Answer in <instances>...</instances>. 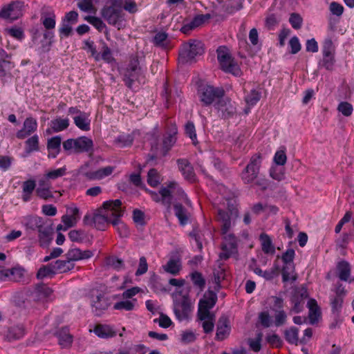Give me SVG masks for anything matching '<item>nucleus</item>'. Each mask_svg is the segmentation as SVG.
I'll return each mask as SVG.
<instances>
[{
    "label": "nucleus",
    "mask_w": 354,
    "mask_h": 354,
    "mask_svg": "<svg viewBox=\"0 0 354 354\" xmlns=\"http://www.w3.org/2000/svg\"><path fill=\"white\" fill-rule=\"evenodd\" d=\"M124 210L122 207V202L119 199L108 201L103 203L102 207L98 209V212L93 217V223L96 229L105 230L114 216H122Z\"/></svg>",
    "instance_id": "2"
},
{
    "label": "nucleus",
    "mask_w": 354,
    "mask_h": 354,
    "mask_svg": "<svg viewBox=\"0 0 354 354\" xmlns=\"http://www.w3.org/2000/svg\"><path fill=\"white\" fill-rule=\"evenodd\" d=\"M204 53V45L199 40H190L183 45L179 51V62L183 64L192 62L196 56Z\"/></svg>",
    "instance_id": "5"
},
{
    "label": "nucleus",
    "mask_w": 354,
    "mask_h": 354,
    "mask_svg": "<svg viewBox=\"0 0 354 354\" xmlns=\"http://www.w3.org/2000/svg\"><path fill=\"white\" fill-rule=\"evenodd\" d=\"M185 134L192 140V143L196 145L198 141L194 123L192 122H187L185 127Z\"/></svg>",
    "instance_id": "52"
},
{
    "label": "nucleus",
    "mask_w": 354,
    "mask_h": 354,
    "mask_svg": "<svg viewBox=\"0 0 354 354\" xmlns=\"http://www.w3.org/2000/svg\"><path fill=\"white\" fill-rule=\"evenodd\" d=\"M151 197L156 203L161 202L163 205L170 207V201H169L167 196L164 197L162 192V187L159 190V193L155 192H150Z\"/></svg>",
    "instance_id": "53"
},
{
    "label": "nucleus",
    "mask_w": 354,
    "mask_h": 354,
    "mask_svg": "<svg viewBox=\"0 0 354 354\" xmlns=\"http://www.w3.org/2000/svg\"><path fill=\"white\" fill-rule=\"evenodd\" d=\"M216 299V295L214 292L209 291L208 295H205L204 298L200 301L199 306L211 309L215 305Z\"/></svg>",
    "instance_id": "43"
},
{
    "label": "nucleus",
    "mask_w": 354,
    "mask_h": 354,
    "mask_svg": "<svg viewBox=\"0 0 354 354\" xmlns=\"http://www.w3.org/2000/svg\"><path fill=\"white\" fill-rule=\"evenodd\" d=\"M198 97L203 106L214 104L225 95V91L220 87H214L209 84H201L198 86Z\"/></svg>",
    "instance_id": "4"
},
{
    "label": "nucleus",
    "mask_w": 354,
    "mask_h": 354,
    "mask_svg": "<svg viewBox=\"0 0 354 354\" xmlns=\"http://www.w3.org/2000/svg\"><path fill=\"white\" fill-rule=\"evenodd\" d=\"M40 20L46 29L53 30L55 28L56 21L54 14L49 15H42Z\"/></svg>",
    "instance_id": "48"
},
{
    "label": "nucleus",
    "mask_w": 354,
    "mask_h": 354,
    "mask_svg": "<svg viewBox=\"0 0 354 354\" xmlns=\"http://www.w3.org/2000/svg\"><path fill=\"white\" fill-rule=\"evenodd\" d=\"M93 253L89 250L82 251L79 248H75L70 249L66 254V258L70 261H74L87 259L93 257Z\"/></svg>",
    "instance_id": "23"
},
{
    "label": "nucleus",
    "mask_w": 354,
    "mask_h": 354,
    "mask_svg": "<svg viewBox=\"0 0 354 354\" xmlns=\"http://www.w3.org/2000/svg\"><path fill=\"white\" fill-rule=\"evenodd\" d=\"M94 332L101 338H109L116 335L115 331L108 325H97L94 328Z\"/></svg>",
    "instance_id": "34"
},
{
    "label": "nucleus",
    "mask_w": 354,
    "mask_h": 354,
    "mask_svg": "<svg viewBox=\"0 0 354 354\" xmlns=\"http://www.w3.org/2000/svg\"><path fill=\"white\" fill-rule=\"evenodd\" d=\"M286 340L291 344L297 345L300 344L299 339V329L295 326H292L284 331Z\"/></svg>",
    "instance_id": "38"
},
{
    "label": "nucleus",
    "mask_w": 354,
    "mask_h": 354,
    "mask_svg": "<svg viewBox=\"0 0 354 354\" xmlns=\"http://www.w3.org/2000/svg\"><path fill=\"white\" fill-rule=\"evenodd\" d=\"M174 214L178 218L181 225L187 224L189 220L190 214L187 209L179 203L174 204Z\"/></svg>",
    "instance_id": "26"
},
{
    "label": "nucleus",
    "mask_w": 354,
    "mask_h": 354,
    "mask_svg": "<svg viewBox=\"0 0 354 354\" xmlns=\"http://www.w3.org/2000/svg\"><path fill=\"white\" fill-rule=\"evenodd\" d=\"M162 268L167 273L176 276L182 269L181 261L179 259L171 258L162 266Z\"/></svg>",
    "instance_id": "29"
},
{
    "label": "nucleus",
    "mask_w": 354,
    "mask_h": 354,
    "mask_svg": "<svg viewBox=\"0 0 354 354\" xmlns=\"http://www.w3.org/2000/svg\"><path fill=\"white\" fill-rule=\"evenodd\" d=\"M177 133V129L175 126L172 127L169 132H167L164 136L162 145L160 149V153L165 156L167 152L171 149L176 141V135Z\"/></svg>",
    "instance_id": "18"
},
{
    "label": "nucleus",
    "mask_w": 354,
    "mask_h": 354,
    "mask_svg": "<svg viewBox=\"0 0 354 354\" xmlns=\"http://www.w3.org/2000/svg\"><path fill=\"white\" fill-rule=\"evenodd\" d=\"M211 16L209 14L205 15H198L194 17V19L191 21L192 25L194 26L195 28L202 26L206 21H207L210 19Z\"/></svg>",
    "instance_id": "63"
},
{
    "label": "nucleus",
    "mask_w": 354,
    "mask_h": 354,
    "mask_svg": "<svg viewBox=\"0 0 354 354\" xmlns=\"http://www.w3.org/2000/svg\"><path fill=\"white\" fill-rule=\"evenodd\" d=\"M32 295L37 301H48L51 299L53 290L46 284L39 283L35 286Z\"/></svg>",
    "instance_id": "21"
},
{
    "label": "nucleus",
    "mask_w": 354,
    "mask_h": 354,
    "mask_svg": "<svg viewBox=\"0 0 354 354\" xmlns=\"http://www.w3.org/2000/svg\"><path fill=\"white\" fill-rule=\"evenodd\" d=\"M53 265L55 273L66 272L71 270L75 267V263L67 259L66 260H57L53 263Z\"/></svg>",
    "instance_id": "33"
},
{
    "label": "nucleus",
    "mask_w": 354,
    "mask_h": 354,
    "mask_svg": "<svg viewBox=\"0 0 354 354\" xmlns=\"http://www.w3.org/2000/svg\"><path fill=\"white\" fill-rule=\"evenodd\" d=\"M22 196L21 198L24 202H28L31 200L32 194L36 188V182L35 180L29 179L24 181L21 185Z\"/></svg>",
    "instance_id": "28"
},
{
    "label": "nucleus",
    "mask_w": 354,
    "mask_h": 354,
    "mask_svg": "<svg viewBox=\"0 0 354 354\" xmlns=\"http://www.w3.org/2000/svg\"><path fill=\"white\" fill-rule=\"evenodd\" d=\"M334 62V55H323V59L320 61L319 65L328 71H332Z\"/></svg>",
    "instance_id": "56"
},
{
    "label": "nucleus",
    "mask_w": 354,
    "mask_h": 354,
    "mask_svg": "<svg viewBox=\"0 0 354 354\" xmlns=\"http://www.w3.org/2000/svg\"><path fill=\"white\" fill-rule=\"evenodd\" d=\"M93 147L91 139L84 136L76 138L75 153L91 152Z\"/></svg>",
    "instance_id": "25"
},
{
    "label": "nucleus",
    "mask_w": 354,
    "mask_h": 354,
    "mask_svg": "<svg viewBox=\"0 0 354 354\" xmlns=\"http://www.w3.org/2000/svg\"><path fill=\"white\" fill-rule=\"evenodd\" d=\"M134 140L132 133H122L119 135L114 140V144L118 147H127L132 145Z\"/></svg>",
    "instance_id": "35"
},
{
    "label": "nucleus",
    "mask_w": 354,
    "mask_h": 354,
    "mask_svg": "<svg viewBox=\"0 0 354 354\" xmlns=\"http://www.w3.org/2000/svg\"><path fill=\"white\" fill-rule=\"evenodd\" d=\"M179 170L181 171L185 179L189 182H194L196 180V175L190 162L187 159H178L177 160Z\"/></svg>",
    "instance_id": "22"
},
{
    "label": "nucleus",
    "mask_w": 354,
    "mask_h": 354,
    "mask_svg": "<svg viewBox=\"0 0 354 354\" xmlns=\"http://www.w3.org/2000/svg\"><path fill=\"white\" fill-rule=\"evenodd\" d=\"M248 268L250 270L252 271L257 275L263 277L267 281L272 280L276 276L279 274L278 266L276 265L271 269L263 271L259 267V266L257 264V261L254 259H252Z\"/></svg>",
    "instance_id": "14"
},
{
    "label": "nucleus",
    "mask_w": 354,
    "mask_h": 354,
    "mask_svg": "<svg viewBox=\"0 0 354 354\" xmlns=\"http://www.w3.org/2000/svg\"><path fill=\"white\" fill-rule=\"evenodd\" d=\"M244 0H230L224 6V11L228 14H232L243 8Z\"/></svg>",
    "instance_id": "44"
},
{
    "label": "nucleus",
    "mask_w": 354,
    "mask_h": 354,
    "mask_svg": "<svg viewBox=\"0 0 354 354\" xmlns=\"http://www.w3.org/2000/svg\"><path fill=\"white\" fill-rule=\"evenodd\" d=\"M37 232L39 245L41 248L47 247L52 240L53 227L47 222Z\"/></svg>",
    "instance_id": "20"
},
{
    "label": "nucleus",
    "mask_w": 354,
    "mask_h": 354,
    "mask_svg": "<svg viewBox=\"0 0 354 354\" xmlns=\"http://www.w3.org/2000/svg\"><path fill=\"white\" fill-rule=\"evenodd\" d=\"M15 67V64L9 60L0 61V78L3 80L6 77H10L11 71Z\"/></svg>",
    "instance_id": "40"
},
{
    "label": "nucleus",
    "mask_w": 354,
    "mask_h": 354,
    "mask_svg": "<svg viewBox=\"0 0 354 354\" xmlns=\"http://www.w3.org/2000/svg\"><path fill=\"white\" fill-rule=\"evenodd\" d=\"M136 299L124 300L117 302L114 304L113 308L115 310H124L127 311L132 310L134 308Z\"/></svg>",
    "instance_id": "49"
},
{
    "label": "nucleus",
    "mask_w": 354,
    "mask_h": 354,
    "mask_svg": "<svg viewBox=\"0 0 354 354\" xmlns=\"http://www.w3.org/2000/svg\"><path fill=\"white\" fill-rule=\"evenodd\" d=\"M141 71L138 58L131 59L124 76V81L126 86L131 88L133 83L136 81Z\"/></svg>",
    "instance_id": "12"
},
{
    "label": "nucleus",
    "mask_w": 354,
    "mask_h": 354,
    "mask_svg": "<svg viewBox=\"0 0 354 354\" xmlns=\"http://www.w3.org/2000/svg\"><path fill=\"white\" fill-rule=\"evenodd\" d=\"M217 57L223 71L235 76L241 75V71L239 65L234 62L225 47H219L217 49Z\"/></svg>",
    "instance_id": "7"
},
{
    "label": "nucleus",
    "mask_w": 354,
    "mask_h": 354,
    "mask_svg": "<svg viewBox=\"0 0 354 354\" xmlns=\"http://www.w3.org/2000/svg\"><path fill=\"white\" fill-rule=\"evenodd\" d=\"M91 302L93 312L96 315L102 314L110 305L109 299L104 294L98 292L96 295L92 294Z\"/></svg>",
    "instance_id": "13"
},
{
    "label": "nucleus",
    "mask_w": 354,
    "mask_h": 354,
    "mask_svg": "<svg viewBox=\"0 0 354 354\" xmlns=\"http://www.w3.org/2000/svg\"><path fill=\"white\" fill-rule=\"evenodd\" d=\"M259 239L261 243L262 250L264 253L274 254L275 252V248L272 245V242L270 236L265 233H262L260 235Z\"/></svg>",
    "instance_id": "36"
},
{
    "label": "nucleus",
    "mask_w": 354,
    "mask_h": 354,
    "mask_svg": "<svg viewBox=\"0 0 354 354\" xmlns=\"http://www.w3.org/2000/svg\"><path fill=\"white\" fill-rule=\"evenodd\" d=\"M37 129V122L36 119L32 117H28L24 120L23 128L17 132L16 136L18 139L22 140L30 136Z\"/></svg>",
    "instance_id": "16"
},
{
    "label": "nucleus",
    "mask_w": 354,
    "mask_h": 354,
    "mask_svg": "<svg viewBox=\"0 0 354 354\" xmlns=\"http://www.w3.org/2000/svg\"><path fill=\"white\" fill-rule=\"evenodd\" d=\"M66 174V167H63L57 169L50 170L46 172L45 174L47 178L50 180H55L58 178L64 176Z\"/></svg>",
    "instance_id": "61"
},
{
    "label": "nucleus",
    "mask_w": 354,
    "mask_h": 354,
    "mask_svg": "<svg viewBox=\"0 0 354 354\" xmlns=\"http://www.w3.org/2000/svg\"><path fill=\"white\" fill-rule=\"evenodd\" d=\"M230 331L229 318L225 315L220 317L216 326V340L223 341L225 339L230 335Z\"/></svg>",
    "instance_id": "15"
},
{
    "label": "nucleus",
    "mask_w": 354,
    "mask_h": 354,
    "mask_svg": "<svg viewBox=\"0 0 354 354\" xmlns=\"http://www.w3.org/2000/svg\"><path fill=\"white\" fill-rule=\"evenodd\" d=\"M10 281H19L24 275V270L21 268H12L9 269Z\"/></svg>",
    "instance_id": "55"
},
{
    "label": "nucleus",
    "mask_w": 354,
    "mask_h": 354,
    "mask_svg": "<svg viewBox=\"0 0 354 354\" xmlns=\"http://www.w3.org/2000/svg\"><path fill=\"white\" fill-rule=\"evenodd\" d=\"M102 17L109 24L116 27L118 30L124 27V12L120 7L115 3L104 6L101 10Z\"/></svg>",
    "instance_id": "6"
},
{
    "label": "nucleus",
    "mask_w": 354,
    "mask_h": 354,
    "mask_svg": "<svg viewBox=\"0 0 354 354\" xmlns=\"http://www.w3.org/2000/svg\"><path fill=\"white\" fill-rule=\"evenodd\" d=\"M214 106L218 111L219 116L223 119H228L233 117L236 113V108L234 102L229 97H222L214 104Z\"/></svg>",
    "instance_id": "9"
},
{
    "label": "nucleus",
    "mask_w": 354,
    "mask_h": 354,
    "mask_svg": "<svg viewBox=\"0 0 354 354\" xmlns=\"http://www.w3.org/2000/svg\"><path fill=\"white\" fill-rule=\"evenodd\" d=\"M54 335L58 339V344L62 348H68L72 346L73 336L70 333L68 327L57 329Z\"/></svg>",
    "instance_id": "17"
},
{
    "label": "nucleus",
    "mask_w": 354,
    "mask_h": 354,
    "mask_svg": "<svg viewBox=\"0 0 354 354\" xmlns=\"http://www.w3.org/2000/svg\"><path fill=\"white\" fill-rule=\"evenodd\" d=\"M106 263L107 266L119 270L124 266L122 260L119 259L115 257H109L106 259Z\"/></svg>",
    "instance_id": "62"
},
{
    "label": "nucleus",
    "mask_w": 354,
    "mask_h": 354,
    "mask_svg": "<svg viewBox=\"0 0 354 354\" xmlns=\"http://www.w3.org/2000/svg\"><path fill=\"white\" fill-rule=\"evenodd\" d=\"M69 126L68 118H57L50 121V127L53 132H59L66 129Z\"/></svg>",
    "instance_id": "39"
},
{
    "label": "nucleus",
    "mask_w": 354,
    "mask_h": 354,
    "mask_svg": "<svg viewBox=\"0 0 354 354\" xmlns=\"http://www.w3.org/2000/svg\"><path fill=\"white\" fill-rule=\"evenodd\" d=\"M191 279L195 286L203 290L205 286V281L201 273L195 271L191 274Z\"/></svg>",
    "instance_id": "58"
},
{
    "label": "nucleus",
    "mask_w": 354,
    "mask_h": 354,
    "mask_svg": "<svg viewBox=\"0 0 354 354\" xmlns=\"http://www.w3.org/2000/svg\"><path fill=\"white\" fill-rule=\"evenodd\" d=\"M230 214L222 209H218L216 220L220 223L221 233L223 235V241L221 245V252L219 254L221 259L227 260L237 251V239L234 234L228 233L232 221L238 216V210L236 207L230 209Z\"/></svg>",
    "instance_id": "1"
},
{
    "label": "nucleus",
    "mask_w": 354,
    "mask_h": 354,
    "mask_svg": "<svg viewBox=\"0 0 354 354\" xmlns=\"http://www.w3.org/2000/svg\"><path fill=\"white\" fill-rule=\"evenodd\" d=\"M121 216H114L111 220V224L115 227L122 237H127L129 234V230L127 225L120 220Z\"/></svg>",
    "instance_id": "37"
},
{
    "label": "nucleus",
    "mask_w": 354,
    "mask_h": 354,
    "mask_svg": "<svg viewBox=\"0 0 354 354\" xmlns=\"http://www.w3.org/2000/svg\"><path fill=\"white\" fill-rule=\"evenodd\" d=\"M39 150V137L37 135H34L28 138L25 142V151L26 153L30 154L34 151Z\"/></svg>",
    "instance_id": "41"
},
{
    "label": "nucleus",
    "mask_w": 354,
    "mask_h": 354,
    "mask_svg": "<svg viewBox=\"0 0 354 354\" xmlns=\"http://www.w3.org/2000/svg\"><path fill=\"white\" fill-rule=\"evenodd\" d=\"M295 250L293 249H288L282 255V261L286 264L282 269L283 281H286L290 279V272L288 270L292 269V262L295 257Z\"/></svg>",
    "instance_id": "19"
},
{
    "label": "nucleus",
    "mask_w": 354,
    "mask_h": 354,
    "mask_svg": "<svg viewBox=\"0 0 354 354\" xmlns=\"http://www.w3.org/2000/svg\"><path fill=\"white\" fill-rule=\"evenodd\" d=\"M309 309L308 317L311 324H315L320 316V310L315 299H310L307 304Z\"/></svg>",
    "instance_id": "32"
},
{
    "label": "nucleus",
    "mask_w": 354,
    "mask_h": 354,
    "mask_svg": "<svg viewBox=\"0 0 354 354\" xmlns=\"http://www.w3.org/2000/svg\"><path fill=\"white\" fill-rule=\"evenodd\" d=\"M261 93L259 91L252 89L250 93L245 97V102L249 106H254L261 99Z\"/></svg>",
    "instance_id": "50"
},
{
    "label": "nucleus",
    "mask_w": 354,
    "mask_h": 354,
    "mask_svg": "<svg viewBox=\"0 0 354 354\" xmlns=\"http://www.w3.org/2000/svg\"><path fill=\"white\" fill-rule=\"evenodd\" d=\"M68 238L73 242L82 243L87 238V234L82 230H73L69 232Z\"/></svg>",
    "instance_id": "46"
},
{
    "label": "nucleus",
    "mask_w": 354,
    "mask_h": 354,
    "mask_svg": "<svg viewBox=\"0 0 354 354\" xmlns=\"http://www.w3.org/2000/svg\"><path fill=\"white\" fill-rule=\"evenodd\" d=\"M55 274V271L53 268V263H50L48 266H43L41 267L37 273V278L39 279H42L45 277H52Z\"/></svg>",
    "instance_id": "47"
},
{
    "label": "nucleus",
    "mask_w": 354,
    "mask_h": 354,
    "mask_svg": "<svg viewBox=\"0 0 354 354\" xmlns=\"http://www.w3.org/2000/svg\"><path fill=\"white\" fill-rule=\"evenodd\" d=\"M167 34L159 32L153 37V44L156 46L166 48L167 46Z\"/></svg>",
    "instance_id": "54"
},
{
    "label": "nucleus",
    "mask_w": 354,
    "mask_h": 354,
    "mask_svg": "<svg viewBox=\"0 0 354 354\" xmlns=\"http://www.w3.org/2000/svg\"><path fill=\"white\" fill-rule=\"evenodd\" d=\"M161 177L156 169H151L147 175V183L151 187H157L161 183Z\"/></svg>",
    "instance_id": "45"
},
{
    "label": "nucleus",
    "mask_w": 354,
    "mask_h": 354,
    "mask_svg": "<svg viewBox=\"0 0 354 354\" xmlns=\"http://www.w3.org/2000/svg\"><path fill=\"white\" fill-rule=\"evenodd\" d=\"M337 110L341 112L344 116L348 117L353 113V106L347 102H342L339 104Z\"/></svg>",
    "instance_id": "64"
},
{
    "label": "nucleus",
    "mask_w": 354,
    "mask_h": 354,
    "mask_svg": "<svg viewBox=\"0 0 354 354\" xmlns=\"http://www.w3.org/2000/svg\"><path fill=\"white\" fill-rule=\"evenodd\" d=\"M24 3L21 1H12L4 6L0 11V18L14 21L22 16Z\"/></svg>",
    "instance_id": "11"
},
{
    "label": "nucleus",
    "mask_w": 354,
    "mask_h": 354,
    "mask_svg": "<svg viewBox=\"0 0 354 354\" xmlns=\"http://www.w3.org/2000/svg\"><path fill=\"white\" fill-rule=\"evenodd\" d=\"M343 301V298L335 296L330 298V305L332 311L334 314H336V315H338L339 313L340 312L342 308Z\"/></svg>",
    "instance_id": "57"
},
{
    "label": "nucleus",
    "mask_w": 354,
    "mask_h": 354,
    "mask_svg": "<svg viewBox=\"0 0 354 354\" xmlns=\"http://www.w3.org/2000/svg\"><path fill=\"white\" fill-rule=\"evenodd\" d=\"M25 335V328L23 325H15L8 328L5 335L6 339L9 342L18 340Z\"/></svg>",
    "instance_id": "24"
},
{
    "label": "nucleus",
    "mask_w": 354,
    "mask_h": 354,
    "mask_svg": "<svg viewBox=\"0 0 354 354\" xmlns=\"http://www.w3.org/2000/svg\"><path fill=\"white\" fill-rule=\"evenodd\" d=\"M84 19L93 25L100 32H102L104 28H106V24L99 17L86 16Z\"/></svg>",
    "instance_id": "51"
},
{
    "label": "nucleus",
    "mask_w": 354,
    "mask_h": 354,
    "mask_svg": "<svg viewBox=\"0 0 354 354\" xmlns=\"http://www.w3.org/2000/svg\"><path fill=\"white\" fill-rule=\"evenodd\" d=\"M74 123L82 131H88L90 129V120L84 113L74 117Z\"/></svg>",
    "instance_id": "42"
},
{
    "label": "nucleus",
    "mask_w": 354,
    "mask_h": 354,
    "mask_svg": "<svg viewBox=\"0 0 354 354\" xmlns=\"http://www.w3.org/2000/svg\"><path fill=\"white\" fill-rule=\"evenodd\" d=\"M162 192L163 196H167L169 201H170V205L173 201L187 202L188 201L185 192L176 181L165 183L162 186Z\"/></svg>",
    "instance_id": "8"
},
{
    "label": "nucleus",
    "mask_w": 354,
    "mask_h": 354,
    "mask_svg": "<svg viewBox=\"0 0 354 354\" xmlns=\"http://www.w3.org/2000/svg\"><path fill=\"white\" fill-rule=\"evenodd\" d=\"M192 310V304L187 295H183L179 299H176L174 303V311L179 320L187 318Z\"/></svg>",
    "instance_id": "10"
},
{
    "label": "nucleus",
    "mask_w": 354,
    "mask_h": 354,
    "mask_svg": "<svg viewBox=\"0 0 354 354\" xmlns=\"http://www.w3.org/2000/svg\"><path fill=\"white\" fill-rule=\"evenodd\" d=\"M46 223L43 218L38 216H29L26 218V226L32 230L38 231Z\"/></svg>",
    "instance_id": "31"
},
{
    "label": "nucleus",
    "mask_w": 354,
    "mask_h": 354,
    "mask_svg": "<svg viewBox=\"0 0 354 354\" xmlns=\"http://www.w3.org/2000/svg\"><path fill=\"white\" fill-rule=\"evenodd\" d=\"M50 189L51 188L37 187L36 189V194L39 198L44 201H49L53 198V194Z\"/></svg>",
    "instance_id": "59"
},
{
    "label": "nucleus",
    "mask_w": 354,
    "mask_h": 354,
    "mask_svg": "<svg viewBox=\"0 0 354 354\" xmlns=\"http://www.w3.org/2000/svg\"><path fill=\"white\" fill-rule=\"evenodd\" d=\"M274 313V325L279 327L286 324L287 321L286 313L283 310H279L278 311H275Z\"/></svg>",
    "instance_id": "60"
},
{
    "label": "nucleus",
    "mask_w": 354,
    "mask_h": 354,
    "mask_svg": "<svg viewBox=\"0 0 354 354\" xmlns=\"http://www.w3.org/2000/svg\"><path fill=\"white\" fill-rule=\"evenodd\" d=\"M337 276L342 281H348L351 273V266L346 261H341L337 265Z\"/></svg>",
    "instance_id": "30"
},
{
    "label": "nucleus",
    "mask_w": 354,
    "mask_h": 354,
    "mask_svg": "<svg viewBox=\"0 0 354 354\" xmlns=\"http://www.w3.org/2000/svg\"><path fill=\"white\" fill-rule=\"evenodd\" d=\"M263 157L260 153H255L244 169L240 174V177L244 184L261 187L262 189H266V183L264 180L259 179L258 176L261 167Z\"/></svg>",
    "instance_id": "3"
},
{
    "label": "nucleus",
    "mask_w": 354,
    "mask_h": 354,
    "mask_svg": "<svg viewBox=\"0 0 354 354\" xmlns=\"http://www.w3.org/2000/svg\"><path fill=\"white\" fill-rule=\"evenodd\" d=\"M62 138L57 136L48 140L47 149L49 151L48 157L56 158L61 149Z\"/></svg>",
    "instance_id": "27"
}]
</instances>
